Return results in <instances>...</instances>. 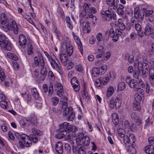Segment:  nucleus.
I'll list each match as a JSON object with an SVG mask.
<instances>
[{
	"label": "nucleus",
	"instance_id": "obj_1",
	"mask_svg": "<svg viewBox=\"0 0 154 154\" xmlns=\"http://www.w3.org/2000/svg\"><path fill=\"white\" fill-rule=\"evenodd\" d=\"M114 92V89L112 86H110L108 88L106 94L107 98L106 101L111 109L115 107L116 109H118L121 105L122 95L120 94H118L115 100L112 97L109 99L108 98L113 94Z\"/></svg>",
	"mask_w": 154,
	"mask_h": 154
},
{
	"label": "nucleus",
	"instance_id": "obj_2",
	"mask_svg": "<svg viewBox=\"0 0 154 154\" xmlns=\"http://www.w3.org/2000/svg\"><path fill=\"white\" fill-rule=\"evenodd\" d=\"M130 137L133 138L132 139V142H134L135 141V137L133 134H131L129 137L126 135L123 137L124 142L125 146L128 147V152H130L131 154H136V151L135 148L132 145Z\"/></svg>",
	"mask_w": 154,
	"mask_h": 154
},
{
	"label": "nucleus",
	"instance_id": "obj_3",
	"mask_svg": "<svg viewBox=\"0 0 154 154\" xmlns=\"http://www.w3.org/2000/svg\"><path fill=\"white\" fill-rule=\"evenodd\" d=\"M90 142L89 137L87 135L85 136L84 134L79 133L76 138V143L78 146L83 145L88 146Z\"/></svg>",
	"mask_w": 154,
	"mask_h": 154
},
{
	"label": "nucleus",
	"instance_id": "obj_4",
	"mask_svg": "<svg viewBox=\"0 0 154 154\" xmlns=\"http://www.w3.org/2000/svg\"><path fill=\"white\" fill-rule=\"evenodd\" d=\"M102 17L104 18V21L109 22L111 21L112 18L114 20L116 19V14L111 8H109L108 10L101 12Z\"/></svg>",
	"mask_w": 154,
	"mask_h": 154
},
{
	"label": "nucleus",
	"instance_id": "obj_5",
	"mask_svg": "<svg viewBox=\"0 0 154 154\" xmlns=\"http://www.w3.org/2000/svg\"><path fill=\"white\" fill-rule=\"evenodd\" d=\"M126 82L128 84L129 86L131 88H134L135 89V88L139 86H143L144 85V82L141 79H132L131 78H127L125 79Z\"/></svg>",
	"mask_w": 154,
	"mask_h": 154
},
{
	"label": "nucleus",
	"instance_id": "obj_6",
	"mask_svg": "<svg viewBox=\"0 0 154 154\" xmlns=\"http://www.w3.org/2000/svg\"><path fill=\"white\" fill-rule=\"evenodd\" d=\"M143 62H139L138 60L137 59L135 61L134 66V68L137 69L138 71L134 72L133 75L134 77H138L139 76H141L140 71H141L143 75L145 74V73L143 72Z\"/></svg>",
	"mask_w": 154,
	"mask_h": 154
},
{
	"label": "nucleus",
	"instance_id": "obj_7",
	"mask_svg": "<svg viewBox=\"0 0 154 154\" xmlns=\"http://www.w3.org/2000/svg\"><path fill=\"white\" fill-rule=\"evenodd\" d=\"M45 66V63L42 54L40 52L38 53V56H35L34 58L33 67H43Z\"/></svg>",
	"mask_w": 154,
	"mask_h": 154
},
{
	"label": "nucleus",
	"instance_id": "obj_8",
	"mask_svg": "<svg viewBox=\"0 0 154 154\" xmlns=\"http://www.w3.org/2000/svg\"><path fill=\"white\" fill-rule=\"evenodd\" d=\"M60 128L58 130L59 133H62L65 132H69L71 131L72 125L69 123L64 122L59 125Z\"/></svg>",
	"mask_w": 154,
	"mask_h": 154
},
{
	"label": "nucleus",
	"instance_id": "obj_9",
	"mask_svg": "<svg viewBox=\"0 0 154 154\" xmlns=\"http://www.w3.org/2000/svg\"><path fill=\"white\" fill-rule=\"evenodd\" d=\"M69 43V42H63L62 45V46L63 48H65V49L63 51V53L70 56L73 53V49Z\"/></svg>",
	"mask_w": 154,
	"mask_h": 154
},
{
	"label": "nucleus",
	"instance_id": "obj_10",
	"mask_svg": "<svg viewBox=\"0 0 154 154\" xmlns=\"http://www.w3.org/2000/svg\"><path fill=\"white\" fill-rule=\"evenodd\" d=\"M19 145L22 148H24L25 146L26 147L30 146L32 145L31 140L27 135H26L21 140L19 141Z\"/></svg>",
	"mask_w": 154,
	"mask_h": 154
},
{
	"label": "nucleus",
	"instance_id": "obj_11",
	"mask_svg": "<svg viewBox=\"0 0 154 154\" xmlns=\"http://www.w3.org/2000/svg\"><path fill=\"white\" fill-rule=\"evenodd\" d=\"M107 69V66L105 65H103L100 69L99 70L97 69L94 68L92 70V76L94 77H96L98 76V75H101L103 74L102 72H100L101 70H103V72L104 73V72L106 71Z\"/></svg>",
	"mask_w": 154,
	"mask_h": 154
},
{
	"label": "nucleus",
	"instance_id": "obj_12",
	"mask_svg": "<svg viewBox=\"0 0 154 154\" xmlns=\"http://www.w3.org/2000/svg\"><path fill=\"white\" fill-rule=\"evenodd\" d=\"M54 58L51 59L50 62L52 67L54 69H56L58 72L60 71V67L59 65V64L58 60L54 55H53Z\"/></svg>",
	"mask_w": 154,
	"mask_h": 154
},
{
	"label": "nucleus",
	"instance_id": "obj_13",
	"mask_svg": "<svg viewBox=\"0 0 154 154\" xmlns=\"http://www.w3.org/2000/svg\"><path fill=\"white\" fill-rule=\"evenodd\" d=\"M0 45L2 48L5 51H11L12 49V45L8 40L0 43Z\"/></svg>",
	"mask_w": 154,
	"mask_h": 154
},
{
	"label": "nucleus",
	"instance_id": "obj_14",
	"mask_svg": "<svg viewBox=\"0 0 154 154\" xmlns=\"http://www.w3.org/2000/svg\"><path fill=\"white\" fill-rule=\"evenodd\" d=\"M99 78L97 79L95 82V85L97 87H100L102 85H106L109 81V78Z\"/></svg>",
	"mask_w": 154,
	"mask_h": 154
},
{
	"label": "nucleus",
	"instance_id": "obj_15",
	"mask_svg": "<svg viewBox=\"0 0 154 154\" xmlns=\"http://www.w3.org/2000/svg\"><path fill=\"white\" fill-rule=\"evenodd\" d=\"M70 82L75 91L76 92H78L80 89V84L77 79L76 78H72Z\"/></svg>",
	"mask_w": 154,
	"mask_h": 154
},
{
	"label": "nucleus",
	"instance_id": "obj_16",
	"mask_svg": "<svg viewBox=\"0 0 154 154\" xmlns=\"http://www.w3.org/2000/svg\"><path fill=\"white\" fill-rule=\"evenodd\" d=\"M29 119L30 121V125L31 126L32 128H35L37 126L38 124V122L37 117L34 115H31Z\"/></svg>",
	"mask_w": 154,
	"mask_h": 154
},
{
	"label": "nucleus",
	"instance_id": "obj_17",
	"mask_svg": "<svg viewBox=\"0 0 154 154\" xmlns=\"http://www.w3.org/2000/svg\"><path fill=\"white\" fill-rule=\"evenodd\" d=\"M67 55L64 53H61L60 54V59L62 63L64 66H66L67 63H69V60H68Z\"/></svg>",
	"mask_w": 154,
	"mask_h": 154
},
{
	"label": "nucleus",
	"instance_id": "obj_18",
	"mask_svg": "<svg viewBox=\"0 0 154 154\" xmlns=\"http://www.w3.org/2000/svg\"><path fill=\"white\" fill-rule=\"evenodd\" d=\"M18 42L22 48H24L26 47V40L24 35L21 34L19 36Z\"/></svg>",
	"mask_w": 154,
	"mask_h": 154
},
{
	"label": "nucleus",
	"instance_id": "obj_19",
	"mask_svg": "<svg viewBox=\"0 0 154 154\" xmlns=\"http://www.w3.org/2000/svg\"><path fill=\"white\" fill-rule=\"evenodd\" d=\"M134 26H132L134 28L135 30L138 32V35L142 37L143 36V32L141 31L142 27L140 24L138 23H136Z\"/></svg>",
	"mask_w": 154,
	"mask_h": 154
},
{
	"label": "nucleus",
	"instance_id": "obj_20",
	"mask_svg": "<svg viewBox=\"0 0 154 154\" xmlns=\"http://www.w3.org/2000/svg\"><path fill=\"white\" fill-rule=\"evenodd\" d=\"M56 151L59 154H61L63 151V144L62 142L60 141L57 142L55 144Z\"/></svg>",
	"mask_w": 154,
	"mask_h": 154
},
{
	"label": "nucleus",
	"instance_id": "obj_21",
	"mask_svg": "<svg viewBox=\"0 0 154 154\" xmlns=\"http://www.w3.org/2000/svg\"><path fill=\"white\" fill-rule=\"evenodd\" d=\"M73 36L75 40L79 49L80 51L81 54H82L83 52V47L81 42L79 38L77 35L73 34Z\"/></svg>",
	"mask_w": 154,
	"mask_h": 154
},
{
	"label": "nucleus",
	"instance_id": "obj_22",
	"mask_svg": "<svg viewBox=\"0 0 154 154\" xmlns=\"http://www.w3.org/2000/svg\"><path fill=\"white\" fill-rule=\"evenodd\" d=\"M107 5L110 7H113L114 10H116L118 8V3L115 0H106Z\"/></svg>",
	"mask_w": 154,
	"mask_h": 154
},
{
	"label": "nucleus",
	"instance_id": "obj_23",
	"mask_svg": "<svg viewBox=\"0 0 154 154\" xmlns=\"http://www.w3.org/2000/svg\"><path fill=\"white\" fill-rule=\"evenodd\" d=\"M122 33V32L119 29H117L115 30V35L113 37H111L112 38V40L114 42H116L118 41L119 39V35L120 36Z\"/></svg>",
	"mask_w": 154,
	"mask_h": 154
},
{
	"label": "nucleus",
	"instance_id": "obj_24",
	"mask_svg": "<svg viewBox=\"0 0 154 154\" xmlns=\"http://www.w3.org/2000/svg\"><path fill=\"white\" fill-rule=\"evenodd\" d=\"M154 32V30L152 28L151 26L149 24L147 25L145 28L144 34L145 35L147 36L153 34Z\"/></svg>",
	"mask_w": 154,
	"mask_h": 154
},
{
	"label": "nucleus",
	"instance_id": "obj_25",
	"mask_svg": "<svg viewBox=\"0 0 154 154\" xmlns=\"http://www.w3.org/2000/svg\"><path fill=\"white\" fill-rule=\"evenodd\" d=\"M65 93L63 92V88H60L57 92V95L61 98V99L67 100V98L64 95Z\"/></svg>",
	"mask_w": 154,
	"mask_h": 154
},
{
	"label": "nucleus",
	"instance_id": "obj_26",
	"mask_svg": "<svg viewBox=\"0 0 154 154\" xmlns=\"http://www.w3.org/2000/svg\"><path fill=\"white\" fill-rule=\"evenodd\" d=\"M117 131L118 135L121 137L122 138L125 135V131L124 129L122 128H121L119 126L117 129Z\"/></svg>",
	"mask_w": 154,
	"mask_h": 154
},
{
	"label": "nucleus",
	"instance_id": "obj_27",
	"mask_svg": "<svg viewBox=\"0 0 154 154\" xmlns=\"http://www.w3.org/2000/svg\"><path fill=\"white\" fill-rule=\"evenodd\" d=\"M20 124L21 127L24 128L25 127H28L30 125V121L29 119L28 120L26 119L22 120H21L20 122Z\"/></svg>",
	"mask_w": 154,
	"mask_h": 154
},
{
	"label": "nucleus",
	"instance_id": "obj_28",
	"mask_svg": "<svg viewBox=\"0 0 154 154\" xmlns=\"http://www.w3.org/2000/svg\"><path fill=\"white\" fill-rule=\"evenodd\" d=\"M154 146L152 145H149L145 147V151L148 154H152L154 151Z\"/></svg>",
	"mask_w": 154,
	"mask_h": 154
},
{
	"label": "nucleus",
	"instance_id": "obj_29",
	"mask_svg": "<svg viewBox=\"0 0 154 154\" xmlns=\"http://www.w3.org/2000/svg\"><path fill=\"white\" fill-rule=\"evenodd\" d=\"M63 112V115L64 116H67L68 114L73 112V108L71 106L64 108Z\"/></svg>",
	"mask_w": 154,
	"mask_h": 154
},
{
	"label": "nucleus",
	"instance_id": "obj_30",
	"mask_svg": "<svg viewBox=\"0 0 154 154\" xmlns=\"http://www.w3.org/2000/svg\"><path fill=\"white\" fill-rule=\"evenodd\" d=\"M144 14L143 11V10H140L138 11L137 14L134 16V17L136 19H139L141 20H142L144 18Z\"/></svg>",
	"mask_w": 154,
	"mask_h": 154
},
{
	"label": "nucleus",
	"instance_id": "obj_31",
	"mask_svg": "<svg viewBox=\"0 0 154 154\" xmlns=\"http://www.w3.org/2000/svg\"><path fill=\"white\" fill-rule=\"evenodd\" d=\"M84 32L85 33H88L90 32L91 28L90 27V23L89 21L85 22V25L83 28Z\"/></svg>",
	"mask_w": 154,
	"mask_h": 154
},
{
	"label": "nucleus",
	"instance_id": "obj_32",
	"mask_svg": "<svg viewBox=\"0 0 154 154\" xmlns=\"http://www.w3.org/2000/svg\"><path fill=\"white\" fill-rule=\"evenodd\" d=\"M144 96L139 95L138 94H136L135 96L134 100L137 103V105L139 104L141 101H143L144 99Z\"/></svg>",
	"mask_w": 154,
	"mask_h": 154
},
{
	"label": "nucleus",
	"instance_id": "obj_33",
	"mask_svg": "<svg viewBox=\"0 0 154 154\" xmlns=\"http://www.w3.org/2000/svg\"><path fill=\"white\" fill-rule=\"evenodd\" d=\"M32 95L34 98L36 100H38L40 98L39 93L37 92L35 88H33L32 90Z\"/></svg>",
	"mask_w": 154,
	"mask_h": 154
},
{
	"label": "nucleus",
	"instance_id": "obj_34",
	"mask_svg": "<svg viewBox=\"0 0 154 154\" xmlns=\"http://www.w3.org/2000/svg\"><path fill=\"white\" fill-rule=\"evenodd\" d=\"M144 87H145V84L144 83V85L143 87L142 86H139L137 87L136 88H135V89H134V90L136 91H138L140 94H141L140 95L144 96V91L143 89H141V88H143Z\"/></svg>",
	"mask_w": 154,
	"mask_h": 154
},
{
	"label": "nucleus",
	"instance_id": "obj_35",
	"mask_svg": "<svg viewBox=\"0 0 154 154\" xmlns=\"http://www.w3.org/2000/svg\"><path fill=\"white\" fill-rule=\"evenodd\" d=\"M7 18L5 13H2L1 15V23L2 25H5L6 23Z\"/></svg>",
	"mask_w": 154,
	"mask_h": 154
},
{
	"label": "nucleus",
	"instance_id": "obj_36",
	"mask_svg": "<svg viewBox=\"0 0 154 154\" xmlns=\"http://www.w3.org/2000/svg\"><path fill=\"white\" fill-rule=\"evenodd\" d=\"M1 27L3 28V29L6 32H7L8 30H12L13 28L12 23L10 24H7L5 27V26H2Z\"/></svg>",
	"mask_w": 154,
	"mask_h": 154
},
{
	"label": "nucleus",
	"instance_id": "obj_37",
	"mask_svg": "<svg viewBox=\"0 0 154 154\" xmlns=\"http://www.w3.org/2000/svg\"><path fill=\"white\" fill-rule=\"evenodd\" d=\"M67 119L69 121H72L74 119L75 114L73 112H71L68 114Z\"/></svg>",
	"mask_w": 154,
	"mask_h": 154
},
{
	"label": "nucleus",
	"instance_id": "obj_38",
	"mask_svg": "<svg viewBox=\"0 0 154 154\" xmlns=\"http://www.w3.org/2000/svg\"><path fill=\"white\" fill-rule=\"evenodd\" d=\"M12 23L13 25L12 30L14 33L16 34L18 33V29L17 25L16 24V23L15 21H13L12 22Z\"/></svg>",
	"mask_w": 154,
	"mask_h": 154
},
{
	"label": "nucleus",
	"instance_id": "obj_39",
	"mask_svg": "<svg viewBox=\"0 0 154 154\" xmlns=\"http://www.w3.org/2000/svg\"><path fill=\"white\" fill-rule=\"evenodd\" d=\"M125 88V84L124 82H120L118 85L117 90L123 91Z\"/></svg>",
	"mask_w": 154,
	"mask_h": 154
},
{
	"label": "nucleus",
	"instance_id": "obj_40",
	"mask_svg": "<svg viewBox=\"0 0 154 154\" xmlns=\"http://www.w3.org/2000/svg\"><path fill=\"white\" fill-rule=\"evenodd\" d=\"M7 55L9 58L11 59L14 60L16 61L18 59L17 56L14 54L8 53L7 54Z\"/></svg>",
	"mask_w": 154,
	"mask_h": 154
},
{
	"label": "nucleus",
	"instance_id": "obj_41",
	"mask_svg": "<svg viewBox=\"0 0 154 154\" xmlns=\"http://www.w3.org/2000/svg\"><path fill=\"white\" fill-rule=\"evenodd\" d=\"M51 100L52 104L54 106H56L58 103L59 101V98L56 97H52Z\"/></svg>",
	"mask_w": 154,
	"mask_h": 154
},
{
	"label": "nucleus",
	"instance_id": "obj_42",
	"mask_svg": "<svg viewBox=\"0 0 154 154\" xmlns=\"http://www.w3.org/2000/svg\"><path fill=\"white\" fill-rule=\"evenodd\" d=\"M0 105L1 107L4 109H7L8 108V102L4 100H2L0 102Z\"/></svg>",
	"mask_w": 154,
	"mask_h": 154
},
{
	"label": "nucleus",
	"instance_id": "obj_43",
	"mask_svg": "<svg viewBox=\"0 0 154 154\" xmlns=\"http://www.w3.org/2000/svg\"><path fill=\"white\" fill-rule=\"evenodd\" d=\"M27 52L28 55H30L33 53V47L32 45L30 43L27 44Z\"/></svg>",
	"mask_w": 154,
	"mask_h": 154
},
{
	"label": "nucleus",
	"instance_id": "obj_44",
	"mask_svg": "<svg viewBox=\"0 0 154 154\" xmlns=\"http://www.w3.org/2000/svg\"><path fill=\"white\" fill-rule=\"evenodd\" d=\"M48 95L50 96L52 95L53 91V85L51 82H50V85L48 89Z\"/></svg>",
	"mask_w": 154,
	"mask_h": 154
},
{
	"label": "nucleus",
	"instance_id": "obj_45",
	"mask_svg": "<svg viewBox=\"0 0 154 154\" xmlns=\"http://www.w3.org/2000/svg\"><path fill=\"white\" fill-rule=\"evenodd\" d=\"M125 57H126V59H128V62L129 63H132L134 62V57L132 55H127L125 56Z\"/></svg>",
	"mask_w": 154,
	"mask_h": 154
},
{
	"label": "nucleus",
	"instance_id": "obj_46",
	"mask_svg": "<svg viewBox=\"0 0 154 154\" xmlns=\"http://www.w3.org/2000/svg\"><path fill=\"white\" fill-rule=\"evenodd\" d=\"M91 6V4L85 3L84 4L83 8L84 10L87 12H89L90 8Z\"/></svg>",
	"mask_w": 154,
	"mask_h": 154
},
{
	"label": "nucleus",
	"instance_id": "obj_47",
	"mask_svg": "<svg viewBox=\"0 0 154 154\" xmlns=\"http://www.w3.org/2000/svg\"><path fill=\"white\" fill-rule=\"evenodd\" d=\"M33 133L35 134H37V135L40 136L42 135V133L40 130L36 129L35 128H32V129Z\"/></svg>",
	"mask_w": 154,
	"mask_h": 154
},
{
	"label": "nucleus",
	"instance_id": "obj_48",
	"mask_svg": "<svg viewBox=\"0 0 154 154\" xmlns=\"http://www.w3.org/2000/svg\"><path fill=\"white\" fill-rule=\"evenodd\" d=\"M14 134L15 136L17 138V139H21V140H22L24 137V136L26 135L25 134H21L20 133L17 132H15Z\"/></svg>",
	"mask_w": 154,
	"mask_h": 154
},
{
	"label": "nucleus",
	"instance_id": "obj_49",
	"mask_svg": "<svg viewBox=\"0 0 154 154\" xmlns=\"http://www.w3.org/2000/svg\"><path fill=\"white\" fill-rule=\"evenodd\" d=\"M86 153V149L84 146L80 147L79 149V154H85Z\"/></svg>",
	"mask_w": 154,
	"mask_h": 154
},
{
	"label": "nucleus",
	"instance_id": "obj_50",
	"mask_svg": "<svg viewBox=\"0 0 154 154\" xmlns=\"http://www.w3.org/2000/svg\"><path fill=\"white\" fill-rule=\"evenodd\" d=\"M29 138L34 143H36L38 141V138L33 135H30Z\"/></svg>",
	"mask_w": 154,
	"mask_h": 154
},
{
	"label": "nucleus",
	"instance_id": "obj_51",
	"mask_svg": "<svg viewBox=\"0 0 154 154\" xmlns=\"http://www.w3.org/2000/svg\"><path fill=\"white\" fill-rule=\"evenodd\" d=\"M41 67L42 68L40 71L41 74L43 76H46L47 75L46 69L44 67V66Z\"/></svg>",
	"mask_w": 154,
	"mask_h": 154
},
{
	"label": "nucleus",
	"instance_id": "obj_52",
	"mask_svg": "<svg viewBox=\"0 0 154 154\" xmlns=\"http://www.w3.org/2000/svg\"><path fill=\"white\" fill-rule=\"evenodd\" d=\"M54 87L57 89H59L61 88H63V87L62 85L61 84L58 83L57 82H55L54 83Z\"/></svg>",
	"mask_w": 154,
	"mask_h": 154
},
{
	"label": "nucleus",
	"instance_id": "obj_53",
	"mask_svg": "<svg viewBox=\"0 0 154 154\" xmlns=\"http://www.w3.org/2000/svg\"><path fill=\"white\" fill-rule=\"evenodd\" d=\"M131 116L132 119L134 121L137 119L139 117L137 113L134 112L131 114Z\"/></svg>",
	"mask_w": 154,
	"mask_h": 154
},
{
	"label": "nucleus",
	"instance_id": "obj_54",
	"mask_svg": "<svg viewBox=\"0 0 154 154\" xmlns=\"http://www.w3.org/2000/svg\"><path fill=\"white\" fill-rule=\"evenodd\" d=\"M66 101H67V100H65L63 99H61L60 100V102H62L63 103L62 107L63 109H64V108L68 107H67L68 104L66 102Z\"/></svg>",
	"mask_w": 154,
	"mask_h": 154
},
{
	"label": "nucleus",
	"instance_id": "obj_55",
	"mask_svg": "<svg viewBox=\"0 0 154 154\" xmlns=\"http://www.w3.org/2000/svg\"><path fill=\"white\" fill-rule=\"evenodd\" d=\"M130 130L132 131H135L136 130V125L134 124H132L130 126L129 130Z\"/></svg>",
	"mask_w": 154,
	"mask_h": 154
},
{
	"label": "nucleus",
	"instance_id": "obj_56",
	"mask_svg": "<svg viewBox=\"0 0 154 154\" xmlns=\"http://www.w3.org/2000/svg\"><path fill=\"white\" fill-rule=\"evenodd\" d=\"M149 65L148 63L146 64H143V72L145 73L146 71H148V68H149Z\"/></svg>",
	"mask_w": 154,
	"mask_h": 154
},
{
	"label": "nucleus",
	"instance_id": "obj_57",
	"mask_svg": "<svg viewBox=\"0 0 154 154\" xmlns=\"http://www.w3.org/2000/svg\"><path fill=\"white\" fill-rule=\"evenodd\" d=\"M152 10H146L145 12V16L146 17H149V16L153 13Z\"/></svg>",
	"mask_w": 154,
	"mask_h": 154
},
{
	"label": "nucleus",
	"instance_id": "obj_58",
	"mask_svg": "<svg viewBox=\"0 0 154 154\" xmlns=\"http://www.w3.org/2000/svg\"><path fill=\"white\" fill-rule=\"evenodd\" d=\"M148 141L149 143L152 145L154 143V137L151 136L148 138Z\"/></svg>",
	"mask_w": 154,
	"mask_h": 154
},
{
	"label": "nucleus",
	"instance_id": "obj_59",
	"mask_svg": "<svg viewBox=\"0 0 154 154\" xmlns=\"http://www.w3.org/2000/svg\"><path fill=\"white\" fill-rule=\"evenodd\" d=\"M126 12L130 16H131L133 14V11L132 10L129 8H126Z\"/></svg>",
	"mask_w": 154,
	"mask_h": 154
},
{
	"label": "nucleus",
	"instance_id": "obj_60",
	"mask_svg": "<svg viewBox=\"0 0 154 154\" xmlns=\"http://www.w3.org/2000/svg\"><path fill=\"white\" fill-rule=\"evenodd\" d=\"M43 91L44 93L46 94L48 91V88L46 84H44L42 86Z\"/></svg>",
	"mask_w": 154,
	"mask_h": 154
},
{
	"label": "nucleus",
	"instance_id": "obj_61",
	"mask_svg": "<svg viewBox=\"0 0 154 154\" xmlns=\"http://www.w3.org/2000/svg\"><path fill=\"white\" fill-rule=\"evenodd\" d=\"M75 69L79 72H82L83 70L82 67L80 65H77L75 67Z\"/></svg>",
	"mask_w": 154,
	"mask_h": 154
},
{
	"label": "nucleus",
	"instance_id": "obj_62",
	"mask_svg": "<svg viewBox=\"0 0 154 154\" xmlns=\"http://www.w3.org/2000/svg\"><path fill=\"white\" fill-rule=\"evenodd\" d=\"M83 97L84 98L86 99L87 100H88L89 98V97L87 93V92L85 91V89H84L83 91Z\"/></svg>",
	"mask_w": 154,
	"mask_h": 154
},
{
	"label": "nucleus",
	"instance_id": "obj_63",
	"mask_svg": "<svg viewBox=\"0 0 154 154\" xmlns=\"http://www.w3.org/2000/svg\"><path fill=\"white\" fill-rule=\"evenodd\" d=\"M129 122L128 120L125 121L124 122V126L125 129H128L129 131V128L130 127Z\"/></svg>",
	"mask_w": 154,
	"mask_h": 154
},
{
	"label": "nucleus",
	"instance_id": "obj_64",
	"mask_svg": "<svg viewBox=\"0 0 154 154\" xmlns=\"http://www.w3.org/2000/svg\"><path fill=\"white\" fill-rule=\"evenodd\" d=\"M67 69H71L74 66V64L72 62H70L69 61V63H67Z\"/></svg>",
	"mask_w": 154,
	"mask_h": 154
}]
</instances>
